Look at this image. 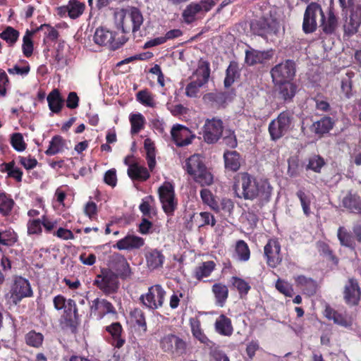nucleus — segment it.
I'll return each mask as SVG.
<instances>
[{"label":"nucleus","mask_w":361,"mask_h":361,"mask_svg":"<svg viewBox=\"0 0 361 361\" xmlns=\"http://www.w3.org/2000/svg\"><path fill=\"white\" fill-rule=\"evenodd\" d=\"M116 16L120 17V26L122 30V35L118 36L116 32L109 30L105 27H99L96 29L94 36V42L101 47H106L110 50H117L123 47L128 40L124 34L130 30L135 33L140 30L143 23L144 18L140 10L132 6L129 10L122 8L115 13Z\"/></svg>","instance_id":"f257e3e1"},{"label":"nucleus","mask_w":361,"mask_h":361,"mask_svg":"<svg viewBox=\"0 0 361 361\" xmlns=\"http://www.w3.org/2000/svg\"><path fill=\"white\" fill-rule=\"evenodd\" d=\"M241 187V195L245 200H257L261 206L270 200L272 188L267 180H257L250 173L245 172L240 175L238 183L235 184L234 189Z\"/></svg>","instance_id":"f03ea898"},{"label":"nucleus","mask_w":361,"mask_h":361,"mask_svg":"<svg viewBox=\"0 0 361 361\" xmlns=\"http://www.w3.org/2000/svg\"><path fill=\"white\" fill-rule=\"evenodd\" d=\"M34 295L30 281L20 276H15L7 291H5L4 299L6 304L17 306L24 298Z\"/></svg>","instance_id":"7ed1b4c3"},{"label":"nucleus","mask_w":361,"mask_h":361,"mask_svg":"<svg viewBox=\"0 0 361 361\" xmlns=\"http://www.w3.org/2000/svg\"><path fill=\"white\" fill-rule=\"evenodd\" d=\"M184 169L192 177L194 181L201 186L212 184L213 176L207 169L200 154H195L188 158L185 160Z\"/></svg>","instance_id":"20e7f679"},{"label":"nucleus","mask_w":361,"mask_h":361,"mask_svg":"<svg viewBox=\"0 0 361 361\" xmlns=\"http://www.w3.org/2000/svg\"><path fill=\"white\" fill-rule=\"evenodd\" d=\"M161 350L173 357H183L189 350V344L186 340L175 334H168L159 341Z\"/></svg>","instance_id":"39448f33"},{"label":"nucleus","mask_w":361,"mask_h":361,"mask_svg":"<svg viewBox=\"0 0 361 361\" xmlns=\"http://www.w3.org/2000/svg\"><path fill=\"white\" fill-rule=\"evenodd\" d=\"M114 271L109 269H101L100 274L96 276L93 284L106 295L117 293L119 288V281Z\"/></svg>","instance_id":"423d86ee"},{"label":"nucleus","mask_w":361,"mask_h":361,"mask_svg":"<svg viewBox=\"0 0 361 361\" xmlns=\"http://www.w3.org/2000/svg\"><path fill=\"white\" fill-rule=\"evenodd\" d=\"M210 65L207 61H202L192 76H197L196 80L191 81L185 87V94L189 97H197L200 87L207 83L210 76Z\"/></svg>","instance_id":"0eeeda50"},{"label":"nucleus","mask_w":361,"mask_h":361,"mask_svg":"<svg viewBox=\"0 0 361 361\" xmlns=\"http://www.w3.org/2000/svg\"><path fill=\"white\" fill-rule=\"evenodd\" d=\"M158 195L161 207L167 216H173L178 208L174 188L169 182H164L158 189Z\"/></svg>","instance_id":"6e6552de"},{"label":"nucleus","mask_w":361,"mask_h":361,"mask_svg":"<svg viewBox=\"0 0 361 361\" xmlns=\"http://www.w3.org/2000/svg\"><path fill=\"white\" fill-rule=\"evenodd\" d=\"M166 295L163 287L160 284H155L148 288L147 293L142 294L139 300L145 307L155 310L163 306Z\"/></svg>","instance_id":"1a4fd4ad"},{"label":"nucleus","mask_w":361,"mask_h":361,"mask_svg":"<svg viewBox=\"0 0 361 361\" xmlns=\"http://www.w3.org/2000/svg\"><path fill=\"white\" fill-rule=\"evenodd\" d=\"M296 64L293 60L286 59L274 66L270 74L274 85L283 82L291 81L295 75Z\"/></svg>","instance_id":"9d476101"},{"label":"nucleus","mask_w":361,"mask_h":361,"mask_svg":"<svg viewBox=\"0 0 361 361\" xmlns=\"http://www.w3.org/2000/svg\"><path fill=\"white\" fill-rule=\"evenodd\" d=\"M292 117L288 111H283L276 118L272 120L268 126V131L272 141H277L283 137L290 129Z\"/></svg>","instance_id":"9b49d317"},{"label":"nucleus","mask_w":361,"mask_h":361,"mask_svg":"<svg viewBox=\"0 0 361 361\" xmlns=\"http://www.w3.org/2000/svg\"><path fill=\"white\" fill-rule=\"evenodd\" d=\"M279 23L276 20L262 16L250 22V29L255 35L267 37V35L276 34L279 31Z\"/></svg>","instance_id":"f8f14e48"},{"label":"nucleus","mask_w":361,"mask_h":361,"mask_svg":"<svg viewBox=\"0 0 361 361\" xmlns=\"http://www.w3.org/2000/svg\"><path fill=\"white\" fill-rule=\"evenodd\" d=\"M108 266V269L114 271V274L122 280H126L132 276L130 264L125 256L119 252H113L109 256Z\"/></svg>","instance_id":"ddd939ff"},{"label":"nucleus","mask_w":361,"mask_h":361,"mask_svg":"<svg viewBox=\"0 0 361 361\" xmlns=\"http://www.w3.org/2000/svg\"><path fill=\"white\" fill-rule=\"evenodd\" d=\"M224 130L221 119H207L202 128V137L207 144H214L221 137Z\"/></svg>","instance_id":"4468645a"},{"label":"nucleus","mask_w":361,"mask_h":361,"mask_svg":"<svg viewBox=\"0 0 361 361\" xmlns=\"http://www.w3.org/2000/svg\"><path fill=\"white\" fill-rule=\"evenodd\" d=\"M62 324L72 333H75L80 324V315L75 301L73 299L67 300V305L63 309V314L61 317Z\"/></svg>","instance_id":"2eb2a0df"},{"label":"nucleus","mask_w":361,"mask_h":361,"mask_svg":"<svg viewBox=\"0 0 361 361\" xmlns=\"http://www.w3.org/2000/svg\"><path fill=\"white\" fill-rule=\"evenodd\" d=\"M322 16L321 6L315 2L310 3L306 8L302 22V30L305 34L312 33L317 28V17Z\"/></svg>","instance_id":"dca6fc26"},{"label":"nucleus","mask_w":361,"mask_h":361,"mask_svg":"<svg viewBox=\"0 0 361 361\" xmlns=\"http://www.w3.org/2000/svg\"><path fill=\"white\" fill-rule=\"evenodd\" d=\"M264 255L269 267L275 268L282 262L281 244L276 238H271L264 247Z\"/></svg>","instance_id":"f3484780"},{"label":"nucleus","mask_w":361,"mask_h":361,"mask_svg":"<svg viewBox=\"0 0 361 361\" xmlns=\"http://www.w3.org/2000/svg\"><path fill=\"white\" fill-rule=\"evenodd\" d=\"M171 137L177 147H185L192 143L195 135L186 126L176 124L171 130Z\"/></svg>","instance_id":"a211bd4d"},{"label":"nucleus","mask_w":361,"mask_h":361,"mask_svg":"<svg viewBox=\"0 0 361 361\" xmlns=\"http://www.w3.org/2000/svg\"><path fill=\"white\" fill-rule=\"evenodd\" d=\"M245 63L249 66H253L257 64H264L273 58L274 52L272 49L259 51L250 47L245 50Z\"/></svg>","instance_id":"6ab92c4d"},{"label":"nucleus","mask_w":361,"mask_h":361,"mask_svg":"<svg viewBox=\"0 0 361 361\" xmlns=\"http://www.w3.org/2000/svg\"><path fill=\"white\" fill-rule=\"evenodd\" d=\"M361 290L357 279L350 278L344 287L343 298L349 305H357L360 300Z\"/></svg>","instance_id":"aec40b11"},{"label":"nucleus","mask_w":361,"mask_h":361,"mask_svg":"<svg viewBox=\"0 0 361 361\" xmlns=\"http://www.w3.org/2000/svg\"><path fill=\"white\" fill-rule=\"evenodd\" d=\"M341 206L350 213L361 214V197L350 190L343 197Z\"/></svg>","instance_id":"412c9836"},{"label":"nucleus","mask_w":361,"mask_h":361,"mask_svg":"<svg viewBox=\"0 0 361 361\" xmlns=\"http://www.w3.org/2000/svg\"><path fill=\"white\" fill-rule=\"evenodd\" d=\"M144 244L145 240L142 238L134 235H127L118 240L116 243L113 245V247L119 250H131L140 249Z\"/></svg>","instance_id":"4be33fe9"},{"label":"nucleus","mask_w":361,"mask_h":361,"mask_svg":"<svg viewBox=\"0 0 361 361\" xmlns=\"http://www.w3.org/2000/svg\"><path fill=\"white\" fill-rule=\"evenodd\" d=\"M106 331L109 334V343L114 347L121 348L126 343L125 338L122 336L123 327L119 322H114L106 326Z\"/></svg>","instance_id":"5701e85b"},{"label":"nucleus","mask_w":361,"mask_h":361,"mask_svg":"<svg viewBox=\"0 0 361 361\" xmlns=\"http://www.w3.org/2000/svg\"><path fill=\"white\" fill-rule=\"evenodd\" d=\"M91 312L97 314L99 319L107 314H116V311L111 302L106 299L96 298L92 301Z\"/></svg>","instance_id":"b1692460"},{"label":"nucleus","mask_w":361,"mask_h":361,"mask_svg":"<svg viewBox=\"0 0 361 361\" xmlns=\"http://www.w3.org/2000/svg\"><path fill=\"white\" fill-rule=\"evenodd\" d=\"M294 280L296 286L300 288L304 294L309 296H312L316 294L317 283L313 279L304 275H298L294 277Z\"/></svg>","instance_id":"393cba45"},{"label":"nucleus","mask_w":361,"mask_h":361,"mask_svg":"<svg viewBox=\"0 0 361 361\" xmlns=\"http://www.w3.org/2000/svg\"><path fill=\"white\" fill-rule=\"evenodd\" d=\"M338 18L332 10H329L327 18L325 17L322 11L320 27L325 35L334 34L338 27Z\"/></svg>","instance_id":"a878e982"},{"label":"nucleus","mask_w":361,"mask_h":361,"mask_svg":"<svg viewBox=\"0 0 361 361\" xmlns=\"http://www.w3.org/2000/svg\"><path fill=\"white\" fill-rule=\"evenodd\" d=\"M145 259L147 267L154 270L162 267L165 257L161 251L157 249H150L145 253Z\"/></svg>","instance_id":"bb28decb"},{"label":"nucleus","mask_w":361,"mask_h":361,"mask_svg":"<svg viewBox=\"0 0 361 361\" xmlns=\"http://www.w3.org/2000/svg\"><path fill=\"white\" fill-rule=\"evenodd\" d=\"M47 100L49 108L51 112L59 114L61 111L65 101L58 89L52 90L49 93Z\"/></svg>","instance_id":"cd10ccee"},{"label":"nucleus","mask_w":361,"mask_h":361,"mask_svg":"<svg viewBox=\"0 0 361 361\" xmlns=\"http://www.w3.org/2000/svg\"><path fill=\"white\" fill-rule=\"evenodd\" d=\"M334 122L329 116H324L320 120L314 122L310 126L312 133L322 136L328 133L334 127Z\"/></svg>","instance_id":"c85d7f7f"},{"label":"nucleus","mask_w":361,"mask_h":361,"mask_svg":"<svg viewBox=\"0 0 361 361\" xmlns=\"http://www.w3.org/2000/svg\"><path fill=\"white\" fill-rule=\"evenodd\" d=\"M214 328L215 331L221 336H231L233 333L231 319L223 314L216 319Z\"/></svg>","instance_id":"c756f323"},{"label":"nucleus","mask_w":361,"mask_h":361,"mask_svg":"<svg viewBox=\"0 0 361 361\" xmlns=\"http://www.w3.org/2000/svg\"><path fill=\"white\" fill-rule=\"evenodd\" d=\"M278 97L284 101H291L297 90V86L291 81L277 83Z\"/></svg>","instance_id":"7c9ffc66"},{"label":"nucleus","mask_w":361,"mask_h":361,"mask_svg":"<svg viewBox=\"0 0 361 361\" xmlns=\"http://www.w3.org/2000/svg\"><path fill=\"white\" fill-rule=\"evenodd\" d=\"M128 175L133 180L146 181L150 177L148 169L137 163H134L128 169Z\"/></svg>","instance_id":"2f4dec72"},{"label":"nucleus","mask_w":361,"mask_h":361,"mask_svg":"<svg viewBox=\"0 0 361 361\" xmlns=\"http://www.w3.org/2000/svg\"><path fill=\"white\" fill-rule=\"evenodd\" d=\"M216 305L223 307L228 298V288L222 283H216L212 287Z\"/></svg>","instance_id":"473e14b6"},{"label":"nucleus","mask_w":361,"mask_h":361,"mask_svg":"<svg viewBox=\"0 0 361 361\" xmlns=\"http://www.w3.org/2000/svg\"><path fill=\"white\" fill-rule=\"evenodd\" d=\"M130 320L131 324L135 326L146 332L147 330V325L145 312L139 307H135L129 314Z\"/></svg>","instance_id":"72a5a7b5"},{"label":"nucleus","mask_w":361,"mask_h":361,"mask_svg":"<svg viewBox=\"0 0 361 361\" xmlns=\"http://www.w3.org/2000/svg\"><path fill=\"white\" fill-rule=\"evenodd\" d=\"M15 205L16 202L10 194L0 192V214L3 217L11 216Z\"/></svg>","instance_id":"f704fd0d"},{"label":"nucleus","mask_w":361,"mask_h":361,"mask_svg":"<svg viewBox=\"0 0 361 361\" xmlns=\"http://www.w3.org/2000/svg\"><path fill=\"white\" fill-rule=\"evenodd\" d=\"M240 69L238 62L232 61L230 62L226 70V77L224 78V85L226 88L230 87L235 80L240 78Z\"/></svg>","instance_id":"c9c22d12"},{"label":"nucleus","mask_w":361,"mask_h":361,"mask_svg":"<svg viewBox=\"0 0 361 361\" xmlns=\"http://www.w3.org/2000/svg\"><path fill=\"white\" fill-rule=\"evenodd\" d=\"M224 159L226 169L231 171H237L240 166V155L236 151L226 150L224 153Z\"/></svg>","instance_id":"e433bc0d"},{"label":"nucleus","mask_w":361,"mask_h":361,"mask_svg":"<svg viewBox=\"0 0 361 361\" xmlns=\"http://www.w3.org/2000/svg\"><path fill=\"white\" fill-rule=\"evenodd\" d=\"M0 171L7 173L8 177L15 179L17 182L22 181L23 173L20 168L16 166L14 161L1 164L0 165Z\"/></svg>","instance_id":"4c0bfd02"},{"label":"nucleus","mask_w":361,"mask_h":361,"mask_svg":"<svg viewBox=\"0 0 361 361\" xmlns=\"http://www.w3.org/2000/svg\"><path fill=\"white\" fill-rule=\"evenodd\" d=\"M66 140L61 135H54L49 142V147L45 151L47 156H54L64 151Z\"/></svg>","instance_id":"58836bf2"},{"label":"nucleus","mask_w":361,"mask_h":361,"mask_svg":"<svg viewBox=\"0 0 361 361\" xmlns=\"http://www.w3.org/2000/svg\"><path fill=\"white\" fill-rule=\"evenodd\" d=\"M215 267L216 264L213 261L204 262L195 268L194 277L198 281H201L203 278L209 276Z\"/></svg>","instance_id":"ea45409f"},{"label":"nucleus","mask_w":361,"mask_h":361,"mask_svg":"<svg viewBox=\"0 0 361 361\" xmlns=\"http://www.w3.org/2000/svg\"><path fill=\"white\" fill-rule=\"evenodd\" d=\"M200 12V7L197 3L188 4L182 13L183 20L190 25L196 20V16Z\"/></svg>","instance_id":"a19ab883"},{"label":"nucleus","mask_w":361,"mask_h":361,"mask_svg":"<svg viewBox=\"0 0 361 361\" xmlns=\"http://www.w3.org/2000/svg\"><path fill=\"white\" fill-rule=\"evenodd\" d=\"M337 237L342 246L349 247L351 250H355V243L354 242L353 236L345 227L340 226L338 228Z\"/></svg>","instance_id":"79ce46f5"},{"label":"nucleus","mask_w":361,"mask_h":361,"mask_svg":"<svg viewBox=\"0 0 361 361\" xmlns=\"http://www.w3.org/2000/svg\"><path fill=\"white\" fill-rule=\"evenodd\" d=\"M144 148L146 151V159L150 171H152L156 166V152L154 142L149 138L144 141Z\"/></svg>","instance_id":"37998d69"},{"label":"nucleus","mask_w":361,"mask_h":361,"mask_svg":"<svg viewBox=\"0 0 361 361\" xmlns=\"http://www.w3.org/2000/svg\"><path fill=\"white\" fill-rule=\"evenodd\" d=\"M324 316L329 320H333L335 324L343 326L349 325L345 317L333 309L330 305H326Z\"/></svg>","instance_id":"c03bdc74"},{"label":"nucleus","mask_w":361,"mask_h":361,"mask_svg":"<svg viewBox=\"0 0 361 361\" xmlns=\"http://www.w3.org/2000/svg\"><path fill=\"white\" fill-rule=\"evenodd\" d=\"M36 33L35 30H27L23 37L22 51L27 58L30 57L33 54L34 44L32 39V36Z\"/></svg>","instance_id":"a18cd8bd"},{"label":"nucleus","mask_w":361,"mask_h":361,"mask_svg":"<svg viewBox=\"0 0 361 361\" xmlns=\"http://www.w3.org/2000/svg\"><path fill=\"white\" fill-rule=\"evenodd\" d=\"M231 282L232 286L237 290L241 298L246 297L251 289L250 283L242 278L232 276Z\"/></svg>","instance_id":"49530a36"},{"label":"nucleus","mask_w":361,"mask_h":361,"mask_svg":"<svg viewBox=\"0 0 361 361\" xmlns=\"http://www.w3.org/2000/svg\"><path fill=\"white\" fill-rule=\"evenodd\" d=\"M20 32L11 26H7L1 33L0 38L4 40L8 47H13L18 40Z\"/></svg>","instance_id":"de8ad7c7"},{"label":"nucleus","mask_w":361,"mask_h":361,"mask_svg":"<svg viewBox=\"0 0 361 361\" xmlns=\"http://www.w3.org/2000/svg\"><path fill=\"white\" fill-rule=\"evenodd\" d=\"M69 10V18L71 19H77L81 16L86 8L84 2H80L78 0H69L68 2Z\"/></svg>","instance_id":"09e8293b"},{"label":"nucleus","mask_w":361,"mask_h":361,"mask_svg":"<svg viewBox=\"0 0 361 361\" xmlns=\"http://www.w3.org/2000/svg\"><path fill=\"white\" fill-rule=\"evenodd\" d=\"M129 120L131 126L130 133L132 135L139 133L144 128L145 118L140 113L130 114Z\"/></svg>","instance_id":"8fccbe9b"},{"label":"nucleus","mask_w":361,"mask_h":361,"mask_svg":"<svg viewBox=\"0 0 361 361\" xmlns=\"http://www.w3.org/2000/svg\"><path fill=\"white\" fill-rule=\"evenodd\" d=\"M297 197L300 200L304 214L308 217L311 214L310 205L312 195L306 193L303 189H300L296 192Z\"/></svg>","instance_id":"3c124183"},{"label":"nucleus","mask_w":361,"mask_h":361,"mask_svg":"<svg viewBox=\"0 0 361 361\" xmlns=\"http://www.w3.org/2000/svg\"><path fill=\"white\" fill-rule=\"evenodd\" d=\"M200 197L204 204H207L212 210L216 212H219V204L216 200L212 192L207 188L200 190Z\"/></svg>","instance_id":"603ef678"},{"label":"nucleus","mask_w":361,"mask_h":361,"mask_svg":"<svg viewBox=\"0 0 361 361\" xmlns=\"http://www.w3.org/2000/svg\"><path fill=\"white\" fill-rule=\"evenodd\" d=\"M303 166L301 164L298 157L293 156L288 159V174L291 178H295L300 174Z\"/></svg>","instance_id":"864d4df0"},{"label":"nucleus","mask_w":361,"mask_h":361,"mask_svg":"<svg viewBox=\"0 0 361 361\" xmlns=\"http://www.w3.org/2000/svg\"><path fill=\"white\" fill-rule=\"evenodd\" d=\"M317 248L320 255L326 257L328 260L333 262L337 264L338 258L334 255L330 246L324 241H318L317 243Z\"/></svg>","instance_id":"5fc2aeb1"},{"label":"nucleus","mask_w":361,"mask_h":361,"mask_svg":"<svg viewBox=\"0 0 361 361\" xmlns=\"http://www.w3.org/2000/svg\"><path fill=\"white\" fill-rule=\"evenodd\" d=\"M136 99L140 104L145 106L154 107L156 106L154 96L147 89L140 90L136 94Z\"/></svg>","instance_id":"6e6d98bb"},{"label":"nucleus","mask_w":361,"mask_h":361,"mask_svg":"<svg viewBox=\"0 0 361 361\" xmlns=\"http://www.w3.org/2000/svg\"><path fill=\"white\" fill-rule=\"evenodd\" d=\"M235 251L240 261L247 262L249 260L250 250L247 243L243 240H239L236 242Z\"/></svg>","instance_id":"4d7b16f0"},{"label":"nucleus","mask_w":361,"mask_h":361,"mask_svg":"<svg viewBox=\"0 0 361 361\" xmlns=\"http://www.w3.org/2000/svg\"><path fill=\"white\" fill-rule=\"evenodd\" d=\"M25 339L27 345L38 348L42 345L44 336L41 333L32 330L26 334Z\"/></svg>","instance_id":"13d9d810"},{"label":"nucleus","mask_w":361,"mask_h":361,"mask_svg":"<svg viewBox=\"0 0 361 361\" xmlns=\"http://www.w3.org/2000/svg\"><path fill=\"white\" fill-rule=\"evenodd\" d=\"M325 164L324 158L320 155H313L309 158L306 170H311L315 173H319Z\"/></svg>","instance_id":"bf43d9fd"},{"label":"nucleus","mask_w":361,"mask_h":361,"mask_svg":"<svg viewBox=\"0 0 361 361\" xmlns=\"http://www.w3.org/2000/svg\"><path fill=\"white\" fill-rule=\"evenodd\" d=\"M42 224L41 219H29L27 223V233L28 235H40L42 233Z\"/></svg>","instance_id":"052dcab7"},{"label":"nucleus","mask_w":361,"mask_h":361,"mask_svg":"<svg viewBox=\"0 0 361 361\" xmlns=\"http://www.w3.org/2000/svg\"><path fill=\"white\" fill-rule=\"evenodd\" d=\"M44 28L47 29V31L44 32V42H45L47 39H49L51 42L56 41L59 36V33L57 30H56L54 27L50 25L49 24H42L40 26L37 27L35 30L36 32L40 30H43Z\"/></svg>","instance_id":"680f3d73"},{"label":"nucleus","mask_w":361,"mask_h":361,"mask_svg":"<svg viewBox=\"0 0 361 361\" xmlns=\"http://www.w3.org/2000/svg\"><path fill=\"white\" fill-rule=\"evenodd\" d=\"M191 331L195 338L199 340L201 343H206L208 338L204 334L201 329L200 322L197 319L190 322Z\"/></svg>","instance_id":"e2e57ef3"},{"label":"nucleus","mask_w":361,"mask_h":361,"mask_svg":"<svg viewBox=\"0 0 361 361\" xmlns=\"http://www.w3.org/2000/svg\"><path fill=\"white\" fill-rule=\"evenodd\" d=\"M11 145L17 152H23L26 149V143L20 133H15L11 137Z\"/></svg>","instance_id":"0e129e2a"},{"label":"nucleus","mask_w":361,"mask_h":361,"mask_svg":"<svg viewBox=\"0 0 361 361\" xmlns=\"http://www.w3.org/2000/svg\"><path fill=\"white\" fill-rule=\"evenodd\" d=\"M276 288L286 297H292L293 295V288L292 286L281 280L278 279L276 282Z\"/></svg>","instance_id":"69168bd1"},{"label":"nucleus","mask_w":361,"mask_h":361,"mask_svg":"<svg viewBox=\"0 0 361 361\" xmlns=\"http://www.w3.org/2000/svg\"><path fill=\"white\" fill-rule=\"evenodd\" d=\"M200 224L198 225L199 228L210 225L212 227H214L216 225V219L214 216L207 212H202L200 213Z\"/></svg>","instance_id":"338daca9"},{"label":"nucleus","mask_w":361,"mask_h":361,"mask_svg":"<svg viewBox=\"0 0 361 361\" xmlns=\"http://www.w3.org/2000/svg\"><path fill=\"white\" fill-rule=\"evenodd\" d=\"M154 202V198L152 195L145 197L139 206V209L144 216H150L151 203Z\"/></svg>","instance_id":"774afa93"}]
</instances>
